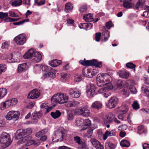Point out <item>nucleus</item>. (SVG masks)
<instances>
[{
	"instance_id": "nucleus-5",
	"label": "nucleus",
	"mask_w": 149,
	"mask_h": 149,
	"mask_svg": "<svg viewBox=\"0 0 149 149\" xmlns=\"http://www.w3.org/2000/svg\"><path fill=\"white\" fill-rule=\"evenodd\" d=\"M90 111L87 106H84L77 109L74 113L76 115H81L84 117H88L90 115Z\"/></svg>"
},
{
	"instance_id": "nucleus-46",
	"label": "nucleus",
	"mask_w": 149,
	"mask_h": 149,
	"mask_svg": "<svg viewBox=\"0 0 149 149\" xmlns=\"http://www.w3.org/2000/svg\"><path fill=\"white\" fill-rule=\"evenodd\" d=\"M120 112L123 114L125 113L128 110V107L126 106H123L121 107Z\"/></svg>"
},
{
	"instance_id": "nucleus-9",
	"label": "nucleus",
	"mask_w": 149,
	"mask_h": 149,
	"mask_svg": "<svg viewBox=\"0 0 149 149\" xmlns=\"http://www.w3.org/2000/svg\"><path fill=\"white\" fill-rule=\"evenodd\" d=\"M16 44L18 45H23L26 41V38L24 35L21 34L16 36L14 39Z\"/></svg>"
},
{
	"instance_id": "nucleus-38",
	"label": "nucleus",
	"mask_w": 149,
	"mask_h": 149,
	"mask_svg": "<svg viewBox=\"0 0 149 149\" xmlns=\"http://www.w3.org/2000/svg\"><path fill=\"white\" fill-rule=\"evenodd\" d=\"M22 3V0H15L14 2H11V5L12 6H17L20 5Z\"/></svg>"
},
{
	"instance_id": "nucleus-22",
	"label": "nucleus",
	"mask_w": 149,
	"mask_h": 149,
	"mask_svg": "<svg viewBox=\"0 0 149 149\" xmlns=\"http://www.w3.org/2000/svg\"><path fill=\"white\" fill-rule=\"evenodd\" d=\"M16 136L15 137L16 139H19L21 138L24 137L23 129H21L17 130L16 132Z\"/></svg>"
},
{
	"instance_id": "nucleus-16",
	"label": "nucleus",
	"mask_w": 149,
	"mask_h": 149,
	"mask_svg": "<svg viewBox=\"0 0 149 149\" xmlns=\"http://www.w3.org/2000/svg\"><path fill=\"white\" fill-rule=\"evenodd\" d=\"M42 58V56L39 52L35 51L33 56L32 57L31 60L34 63H37L40 61Z\"/></svg>"
},
{
	"instance_id": "nucleus-19",
	"label": "nucleus",
	"mask_w": 149,
	"mask_h": 149,
	"mask_svg": "<svg viewBox=\"0 0 149 149\" xmlns=\"http://www.w3.org/2000/svg\"><path fill=\"white\" fill-rule=\"evenodd\" d=\"M36 50L33 49H29L24 55V58L25 59L31 58L33 56Z\"/></svg>"
},
{
	"instance_id": "nucleus-37",
	"label": "nucleus",
	"mask_w": 149,
	"mask_h": 149,
	"mask_svg": "<svg viewBox=\"0 0 149 149\" xmlns=\"http://www.w3.org/2000/svg\"><path fill=\"white\" fill-rule=\"evenodd\" d=\"M138 128V130L137 131V132L140 134L143 133H145L146 132V131L144 130L143 126L142 125L139 126Z\"/></svg>"
},
{
	"instance_id": "nucleus-30",
	"label": "nucleus",
	"mask_w": 149,
	"mask_h": 149,
	"mask_svg": "<svg viewBox=\"0 0 149 149\" xmlns=\"http://www.w3.org/2000/svg\"><path fill=\"white\" fill-rule=\"evenodd\" d=\"M102 36H104V41L106 42L107 41L110 37V33L109 31L106 30L103 32L102 33Z\"/></svg>"
},
{
	"instance_id": "nucleus-31",
	"label": "nucleus",
	"mask_w": 149,
	"mask_h": 149,
	"mask_svg": "<svg viewBox=\"0 0 149 149\" xmlns=\"http://www.w3.org/2000/svg\"><path fill=\"white\" fill-rule=\"evenodd\" d=\"M48 131L47 129H45L37 132L35 134V136L38 138L47 133Z\"/></svg>"
},
{
	"instance_id": "nucleus-54",
	"label": "nucleus",
	"mask_w": 149,
	"mask_h": 149,
	"mask_svg": "<svg viewBox=\"0 0 149 149\" xmlns=\"http://www.w3.org/2000/svg\"><path fill=\"white\" fill-rule=\"evenodd\" d=\"M61 77L63 79L66 80V79L69 77V74L66 73H61Z\"/></svg>"
},
{
	"instance_id": "nucleus-33",
	"label": "nucleus",
	"mask_w": 149,
	"mask_h": 149,
	"mask_svg": "<svg viewBox=\"0 0 149 149\" xmlns=\"http://www.w3.org/2000/svg\"><path fill=\"white\" fill-rule=\"evenodd\" d=\"M23 131H24V137L29 135L32 132L31 129L30 128H27L26 130L23 129Z\"/></svg>"
},
{
	"instance_id": "nucleus-50",
	"label": "nucleus",
	"mask_w": 149,
	"mask_h": 149,
	"mask_svg": "<svg viewBox=\"0 0 149 149\" xmlns=\"http://www.w3.org/2000/svg\"><path fill=\"white\" fill-rule=\"evenodd\" d=\"M126 66L127 68L131 69L134 68L136 65L132 63H128L126 64Z\"/></svg>"
},
{
	"instance_id": "nucleus-15",
	"label": "nucleus",
	"mask_w": 149,
	"mask_h": 149,
	"mask_svg": "<svg viewBox=\"0 0 149 149\" xmlns=\"http://www.w3.org/2000/svg\"><path fill=\"white\" fill-rule=\"evenodd\" d=\"M90 141L92 145L97 149H104V147L100 142L95 138H92Z\"/></svg>"
},
{
	"instance_id": "nucleus-52",
	"label": "nucleus",
	"mask_w": 149,
	"mask_h": 149,
	"mask_svg": "<svg viewBox=\"0 0 149 149\" xmlns=\"http://www.w3.org/2000/svg\"><path fill=\"white\" fill-rule=\"evenodd\" d=\"M101 36L100 33H97L95 34V40L97 42H99L100 41V38Z\"/></svg>"
},
{
	"instance_id": "nucleus-24",
	"label": "nucleus",
	"mask_w": 149,
	"mask_h": 149,
	"mask_svg": "<svg viewBox=\"0 0 149 149\" xmlns=\"http://www.w3.org/2000/svg\"><path fill=\"white\" fill-rule=\"evenodd\" d=\"M62 63V61L60 60L54 59L49 63L50 65L53 67H56L60 65Z\"/></svg>"
},
{
	"instance_id": "nucleus-32",
	"label": "nucleus",
	"mask_w": 149,
	"mask_h": 149,
	"mask_svg": "<svg viewBox=\"0 0 149 149\" xmlns=\"http://www.w3.org/2000/svg\"><path fill=\"white\" fill-rule=\"evenodd\" d=\"M93 130L90 128L88 129V131L86 133H84V137H87L88 138H91L93 134Z\"/></svg>"
},
{
	"instance_id": "nucleus-17",
	"label": "nucleus",
	"mask_w": 149,
	"mask_h": 149,
	"mask_svg": "<svg viewBox=\"0 0 149 149\" xmlns=\"http://www.w3.org/2000/svg\"><path fill=\"white\" fill-rule=\"evenodd\" d=\"M132 1V0H125L123 3V6L127 9L133 8L134 6V4Z\"/></svg>"
},
{
	"instance_id": "nucleus-36",
	"label": "nucleus",
	"mask_w": 149,
	"mask_h": 149,
	"mask_svg": "<svg viewBox=\"0 0 149 149\" xmlns=\"http://www.w3.org/2000/svg\"><path fill=\"white\" fill-rule=\"evenodd\" d=\"M73 5L70 3H67L65 5V11L66 12L69 10H71L73 8Z\"/></svg>"
},
{
	"instance_id": "nucleus-12",
	"label": "nucleus",
	"mask_w": 149,
	"mask_h": 149,
	"mask_svg": "<svg viewBox=\"0 0 149 149\" xmlns=\"http://www.w3.org/2000/svg\"><path fill=\"white\" fill-rule=\"evenodd\" d=\"M82 74L85 77L91 78L96 74L92 70L88 69L86 68H84L82 70Z\"/></svg>"
},
{
	"instance_id": "nucleus-42",
	"label": "nucleus",
	"mask_w": 149,
	"mask_h": 149,
	"mask_svg": "<svg viewBox=\"0 0 149 149\" xmlns=\"http://www.w3.org/2000/svg\"><path fill=\"white\" fill-rule=\"evenodd\" d=\"M82 79L81 76L79 74H75L74 76V81L76 82H79Z\"/></svg>"
},
{
	"instance_id": "nucleus-56",
	"label": "nucleus",
	"mask_w": 149,
	"mask_h": 149,
	"mask_svg": "<svg viewBox=\"0 0 149 149\" xmlns=\"http://www.w3.org/2000/svg\"><path fill=\"white\" fill-rule=\"evenodd\" d=\"M9 16L13 17H18L19 15L15 14L14 12L10 11L9 12Z\"/></svg>"
},
{
	"instance_id": "nucleus-20",
	"label": "nucleus",
	"mask_w": 149,
	"mask_h": 149,
	"mask_svg": "<svg viewBox=\"0 0 149 149\" xmlns=\"http://www.w3.org/2000/svg\"><path fill=\"white\" fill-rule=\"evenodd\" d=\"M102 104L101 102L98 101H96L92 104L91 107L93 109H99L102 108Z\"/></svg>"
},
{
	"instance_id": "nucleus-51",
	"label": "nucleus",
	"mask_w": 149,
	"mask_h": 149,
	"mask_svg": "<svg viewBox=\"0 0 149 149\" xmlns=\"http://www.w3.org/2000/svg\"><path fill=\"white\" fill-rule=\"evenodd\" d=\"M104 86V87H102L100 88L98 90V92L99 93H103L105 91H106V90H107V91L109 90V89H107V86Z\"/></svg>"
},
{
	"instance_id": "nucleus-48",
	"label": "nucleus",
	"mask_w": 149,
	"mask_h": 149,
	"mask_svg": "<svg viewBox=\"0 0 149 149\" xmlns=\"http://www.w3.org/2000/svg\"><path fill=\"white\" fill-rule=\"evenodd\" d=\"M130 91L133 93L134 94L136 93V90L135 86L133 85H130L129 87Z\"/></svg>"
},
{
	"instance_id": "nucleus-64",
	"label": "nucleus",
	"mask_w": 149,
	"mask_h": 149,
	"mask_svg": "<svg viewBox=\"0 0 149 149\" xmlns=\"http://www.w3.org/2000/svg\"><path fill=\"white\" fill-rule=\"evenodd\" d=\"M143 149H149V145L148 143H143Z\"/></svg>"
},
{
	"instance_id": "nucleus-25",
	"label": "nucleus",
	"mask_w": 149,
	"mask_h": 149,
	"mask_svg": "<svg viewBox=\"0 0 149 149\" xmlns=\"http://www.w3.org/2000/svg\"><path fill=\"white\" fill-rule=\"evenodd\" d=\"M84 123V125L83 127L81 129L82 130H86L91 125V120L88 119H85Z\"/></svg>"
},
{
	"instance_id": "nucleus-43",
	"label": "nucleus",
	"mask_w": 149,
	"mask_h": 149,
	"mask_svg": "<svg viewBox=\"0 0 149 149\" xmlns=\"http://www.w3.org/2000/svg\"><path fill=\"white\" fill-rule=\"evenodd\" d=\"M68 104L69 105H68V107H72L76 106L79 105V102L78 101H74L73 102H69Z\"/></svg>"
},
{
	"instance_id": "nucleus-39",
	"label": "nucleus",
	"mask_w": 149,
	"mask_h": 149,
	"mask_svg": "<svg viewBox=\"0 0 149 149\" xmlns=\"http://www.w3.org/2000/svg\"><path fill=\"white\" fill-rule=\"evenodd\" d=\"M34 2L38 6L44 5L45 3V0H35Z\"/></svg>"
},
{
	"instance_id": "nucleus-28",
	"label": "nucleus",
	"mask_w": 149,
	"mask_h": 149,
	"mask_svg": "<svg viewBox=\"0 0 149 149\" xmlns=\"http://www.w3.org/2000/svg\"><path fill=\"white\" fill-rule=\"evenodd\" d=\"M105 149H114L116 146L111 142H109L105 143Z\"/></svg>"
},
{
	"instance_id": "nucleus-4",
	"label": "nucleus",
	"mask_w": 149,
	"mask_h": 149,
	"mask_svg": "<svg viewBox=\"0 0 149 149\" xmlns=\"http://www.w3.org/2000/svg\"><path fill=\"white\" fill-rule=\"evenodd\" d=\"M12 141L10 139L9 134L6 132H3L0 136V143L3 144L5 146L3 148L7 147L10 145Z\"/></svg>"
},
{
	"instance_id": "nucleus-23",
	"label": "nucleus",
	"mask_w": 149,
	"mask_h": 149,
	"mask_svg": "<svg viewBox=\"0 0 149 149\" xmlns=\"http://www.w3.org/2000/svg\"><path fill=\"white\" fill-rule=\"evenodd\" d=\"M83 18L86 22H91L93 20L92 15L91 13L86 14L83 16Z\"/></svg>"
},
{
	"instance_id": "nucleus-3",
	"label": "nucleus",
	"mask_w": 149,
	"mask_h": 149,
	"mask_svg": "<svg viewBox=\"0 0 149 149\" xmlns=\"http://www.w3.org/2000/svg\"><path fill=\"white\" fill-rule=\"evenodd\" d=\"M68 97L64 95L63 94H58L54 95L51 99L52 102L53 103H59L63 104L67 102Z\"/></svg>"
},
{
	"instance_id": "nucleus-59",
	"label": "nucleus",
	"mask_w": 149,
	"mask_h": 149,
	"mask_svg": "<svg viewBox=\"0 0 149 149\" xmlns=\"http://www.w3.org/2000/svg\"><path fill=\"white\" fill-rule=\"evenodd\" d=\"M113 25L111 22L109 21L106 24V27L108 29H109Z\"/></svg>"
},
{
	"instance_id": "nucleus-10",
	"label": "nucleus",
	"mask_w": 149,
	"mask_h": 149,
	"mask_svg": "<svg viewBox=\"0 0 149 149\" xmlns=\"http://www.w3.org/2000/svg\"><path fill=\"white\" fill-rule=\"evenodd\" d=\"M118 102V99L116 97H113L109 100L106 105L108 108L112 109L115 107Z\"/></svg>"
},
{
	"instance_id": "nucleus-6",
	"label": "nucleus",
	"mask_w": 149,
	"mask_h": 149,
	"mask_svg": "<svg viewBox=\"0 0 149 149\" xmlns=\"http://www.w3.org/2000/svg\"><path fill=\"white\" fill-rule=\"evenodd\" d=\"M42 69L45 72L44 74V78L50 77L54 78L55 77V74L53 72V69L51 67L45 65L42 67Z\"/></svg>"
},
{
	"instance_id": "nucleus-45",
	"label": "nucleus",
	"mask_w": 149,
	"mask_h": 149,
	"mask_svg": "<svg viewBox=\"0 0 149 149\" xmlns=\"http://www.w3.org/2000/svg\"><path fill=\"white\" fill-rule=\"evenodd\" d=\"M132 106L133 109L136 110L140 108L139 105L136 101L134 102L132 104Z\"/></svg>"
},
{
	"instance_id": "nucleus-13",
	"label": "nucleus",
	"mask_w": 149,
	"mask_h": 149,
	"mask_svg": "<svg viewBox=\"0 0 149 149\" xmlns=\"http://www.w3.org/2000/svg\"><path fill=\"white\" fill-rule=\"evenodd\" d=\"M86 93L89 96L93 97L95 94V87L93 84L87 86Z\"/></svg>"
},
{
	"instance_id": "nucleus-29",
	"label": "nucleus",
	"mask_w": 149,
	"mask_h": 149,
	"mask_svg": "<svg viewBox=\"0 0 149 149\" xmlns=\"http://www.w3.org/2000/svg\"><path fill=\"white\" fill-rule=\"evenodd\" d=\"M67 119L68 120H72L74 118V114L71 110L67 111Z\"/></svg>"
},
{
	"instance_id": "nucleus-61",
	"label": "nucleus",
	"mask_w": 149,
	"mask_h": 149,
	"mask_svg": "<svg viewBox=\"0 0 149 149\" xmlns=\"http://www.w3.org/2000/svg\"><path fill=\"white\" fill-rule=\"evenodd\" d=\"M122 91L123 92V95H125L126 96H128V91L127 88H124L122 89Z\"/></svg>"
},
{
	"instance_id": "nucleus-14",
	"label": "nucleus",
	"mask_w": 149,
	"mask_h": 149,
	"mask_svg": "<svg viewBox=\"0 0 149 149\" xmlns=\"http://www.w3.org/2000/svg\"><path fill=\"white\" fill-rule=\"evenodd\" d=\"M40 94L39 91L34 89L31 91L29 94L28 97V98L34 99L38 98Z\"/></svg>"
},
{
	"instance_id": "nucleus-53",
	"label": "nucleus",
	"mask_w": 149,
	"mask_h": 149,
	"mask_svg": "<svg viewBox=\"0 0 149 149\" xmlns=\"http://www.w3.org/2000/svg\"><path fill=\"white\" fill-rule=\"evenodd\" d=\"M6 68V65L3 64H0V74L4 71Z\"/></svg>"
},
{
	"instance_id": "nucleus-44",
	"label": "nucleus",
	"mask_w": 149,
	"mask_h": 149,
	"mask_svg": "<svg viewBox=\"0 0 149 149\" xmlns=\"http://www.w3.org/2000/svg\"><path fill=\"white\" fill-rule=\"evenodd\" d=\"M8 17V14L7 13L0 12V19H5Z\"/></svg>"
},
{
	"instance_id": "nucleus-26",
	"label": "nucleus",
	"mask_w": 149,
	"mask_h": 149,
	"mask_svg": "<svg viewBox=\"0 0 149 149\" xmlns=\"http://www.w3.org/2000/svg\"><path fill=\"white\" fill-rule=\"evenodd\" d=\"M61 114V113L59 110H56L55 112H52L51 113V116L54 119L58 118Z\"/></svg>"
},
{
	"instance_id": "nucleus-62",
	"label": "nucleus",
	"mask_w": 149,
	"mask_h": 149,
	"mask_svg": "<svg viewBox=\"0 0 149 149\" xmlns=\"http://www.w3.org/2000/svg\"><path fill=\"white\" fill-rule=\"evenodd\" d=\"M7 108L6 104L5 102H3L1 103L0 104V109L1 110H3L5 108Z\"/></svg>"
},
{
	"instance_id": "nucleus-18",
	"label": "nucleus",
	"mask_w": 149,
	"mask_h": 149,
	"mask_svg": "<svg viewBox=\"0 0 149 149\" xmlns=\"http://www.w3.org/2000/svg\"><path fill=\"white\" fill-rule=\"evenodd\" d=\"M28 67L26 63L19 64L18 66L17 72L18 73H20L22 72H24L28 69Z\"/></svg>"
},
{
	"instance_id": "nucleus-7",
	"label": "nucleus",
	"mask_w": 149,
	"mask_h": 149,
	"mask_svg": "<svg viewBox=\"0 0 149 149\" xmlns=\"http://www.w3.org/2000/svg\"><path fill=\"white\" fill-rule=\"evenodd\" d=\"M79 63L84 66L95 65L98 68H100L102 66V63L101 62H98L96 59H92L91 60L84 61L81 60Z\"/></svg>"
},
{
	"instance_id": "nucleus-55",
	"label": "nucleus",
	"mask_w": 149,
	"mask_h": 149,
	"mask_svg": "<svg viewBox=\"0 0 149 149\" xmlns=\"http://www.w3.org/2000/svg\"><path fill=\"white\" fill-rule=\"evenodd\" d=\"M93 26V25L91 23H86L85 29L86 30L90 29L92 28Z\"/></svg>"
},
{
	"instance_id": "nucleus-35",
	"label": "nucleus",
	"mask_w": 149,
	"mask_h": 149,
	"mask_svg": "<svg viewBox=\"0 0 149 149\" xmlns=\"http://www.w3.org/2000/svg\"><path fill=\"white\" fill-rule=\"evenodd\" d=\"M7 90L4 88H0V98L3 97L7 93Z\"/></svg>"
},
{
	"instance_id": "nucleus-34",
	"label": "nucleus",
	"mask_w": 149,
	"mask_h": 149,
	"mask_svg": "<svg viewBox=\"0 0 149 149\" xmlns=\"http://www.w3.org/2000/svg\"><path fill=\"white\" fill-rule=\"evenodd\" d=\"M120 145L123 147H128L130 145L129 141L126 140H123L120 142Z\"/></svg>"
},
{
	"instance_id": "nucleus-63",
	"label": "nucleus",
	"mask_w": 149,
	"mask_h": 149,
	"mask_svg": "<svg viewBox=\"0 0 149 149\" xmlns=\"http://www.w3.org/2000/svg\"><path fill=\"white\" fill-rule=\"evenodd\" d=\"M4 102L6 104L7 108H8L9 106L12 105L10 100H6L5 102Z\"/></svg>"
},
{
	"instance_id": "nucleus-11",
	"label": "nucleus",
	"mask_w": 149,
	"mask_h": 149,
	"mask_svg": "<svg viewBox=\"0 0 149 149\" xmlns=\"http://www.w3.org/2000/svg\"><path fill=\"white\" fill-rule=\"evenodd\" d=\"M68 93L71 97L74 98H79L81 95L80 91L76 90L75 88H73L68 89Z\"/></svg>"
},
{
	"instance_id": "nucleus-58",
	"label": "nucleus",
	"mask_w": 149,
	"mask_h": 149,
	"mask_svg": "<svg viewBox=\"0 0 149 149\" xmlns=\"http://www.w3.org/2000/svg\"><path fill=\"white\" fill-rule=\"evenodd\" d=\"M141 15L146 18H148L149 17V12L148 11H145L141 14Z\"/></svg>"
},
{
	"instance_id": "nucleus-2",
	"label": "nucleus",
	"mask_w": 149,
	"mask_h": 149,
	"mask_svg": "<svg viewBox=\"0 0 149 149\" xmlns=\"http://www.w3.org/2000/svg\"><path fill=\"white\" fill-rule=\"evenodd\" d=\"M68 131L63 127H60L55 132L52 138L53 142H57L62 141L67 135Z\"/></svg>"
},
{
	"instance_id": "nucleus-60",
	"label": "nucleus",
	"mask_w": 149,
	"mask_h": 149,
	"mask_svg": "<svg viewBox=\"0 0 149 149\" xmlns=\"http://www.w3.org/2000/svg\"><path fill=\"white\" fill-rule=\"evenodd\" d=\"M12 105L16 104L17 102V98H14L10 100Z\"/></svg>"
},
{
	"instance_id": "nucleus-8",
	"label": "nucleus",
	"mask_w": 149,
	"mask_h": 149,
	"mask_svg": "<svg viewBox=\"0 0 149 149\" xmlns=\"http://www.w3.org/2000/svg\"><path fill=\"white\" fill-rule=\"evenodd\" d=\"M19 113L17 111H11L8 113L6 118L8 120H10L12 119L16 120L19 118Z\"/></svg>"
},
{
	"instance_id": "nucleus-41",
	"label": "nucleus",
	"mask_w": 149,
	"mask_h": 149,
	"mask_svg": "<svg viewBox=\"0 0 149 149\" xmlns=\"http://www.w3.org/2000/svg\"><path fill=\"white\" fill-rule=\"evenodd\" d=\"M74 140L76 143L78 145H80L82 141L81 140L80 138L77 136H74Z\"/></svg>"
},
{
	"instance_id": "nucleus-27",
	"label": "nucleus",
	"mask_w": 149,
	"mask_h": 149,
	"mask_svg": "<svg viewBox=\"0 0 149 149\" xmlns=\"http://www.w3.org/2000/svg\"><path fill=\"white\" fill-rule=\"evenodd\" d=\"M119 76L124 79H127L129 76V73L125 71H121L118 72Z\"/></svg>"
},
{
	"instance_id": "nucleus-47",
	"label": "nucleus",
	"mask_w": 149,
	"mask_h": 149,
	"mask_svg": "<svg viewBox=\"0 0 149 149\" xmlns=\"http://www.w3.org/2000/svg\"><path fill=\"white\" fill-rule=\"evenodd\" d=\"M87 9L86 6L85 5L79 7V10L80 12L81 13L86 12Z\"/></svg>"
},
{
	"instance_id": "nucleus-49",
	"label": "nucleus",
	"mask_w": 149,
	"mask_h": 149,
	"mask_svg": "<svg viewBox=\"0 0 149 149\" xmlns=\"http://www.w3.org/2000/svg\"><path fill=\"white\" fill-rule=\"evenodd\" d=\"M9 43L8 42H5L3 43L2 44L1 48L4 49H8L9 46Z\"/></svg>"
},
{
	"instance_id": "nucleus-21",
	"label": "nucleus",
	"mask_w": 149,
	"mask_h": 149,
	"mask_svg": "<svg viewBox=\"0 0 149 149\" xmlns=\"http://www.w3.org/2000/svg\"><path fill=\"white\" fill-rule=\"evenodd\" d=\"M42 114L40 112L35 111L32 114V119L35 121L36 122H38L37 119L41 117Z\"/></svg>"
},
{
	"instance_id": "nucleus-40",
	"label": "nucleus",
	"mask_w": 149,
	"mask_h": 149,
	"mask_svg": "<svg viewBox=\"0 0 149 149\" xmlns=\"http://www.w3.org/2000/svg\"><path fill=\"white\" fill-rule=\"evenodd\" d=\"M124 82L121 80H118L117 82L118 88H121L123 86Z\"/></svg>"
},
{
	"instance_id": "nucleus-57",
	"label": "nucleus",
	"mask_w": 149,
	"mask_h": 149,
	"mask_svg": "<svg viewBox=\"0 0 149 149\" xmlns=\"http://www.w3.org/2000/svg\"><path fill=\"white\" fill-rule=\"evenodd\" d=\"M13 54H11L10 56L8 57V62L9 63L14 62H15V60L13 58Z\"/></svg>"
},
{
	"instance_id": "nucleus-1",
	"label": "nucleus",
	"mask_w": 149,
	"mask_h": 149,
	"mask_svg": "<svg viewBox=\"0 0 149 149\" xmlns=\"http://www.w3.org/2000/svg\"><path fill=\"white\" fill-rule=\"evenodd\" d=\"M97 85L99 87L107 86V89L109 90L113 88V86L110 83L112 78L109 74L106 73H103L101 74H98L97 77Z\"/></svg>"
}]
</instances>
